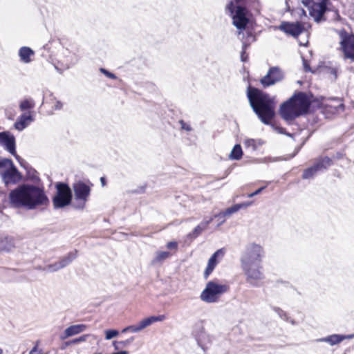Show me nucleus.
Listing matches in <instances>:
<instances>
[{
	"label": "nucleus",
	"instance_id": "393cba45",
	"mask_svg": "<svg viewBox=\"0 0 354 354\" xmlns=\"http://www.w3.org/2000/svg\"><path fill=\"white\" fill-rule=\"evenodd\" d=\"M77 257V250H74L69 252L66 256L62 257L59 261V264L62 269L69 266Z\"/></svg>",
	"mask_w": 354,
	"mask_h": 354
},
{
	"label": "nucleus",
	"instance_id": "473e14b6",
	"mask_svg": "<svg viewBox=\"0 0 354 354\" xmlns=\"http://www.w3.org/2000/svg\"><path fill=\"white\" fill-rule=\"evenodd\" d=\"M12 164L14 163L10 158H0V176L4 172V171H6V169H7V168H9Z\"/></svg>",
	"mask_w": 354,
	"mask_h": 354
},
{
	"label": "nucleus",
	"instance_id": "5701e85b",
	"mask_svg": "<svg viewBox=\"0 0 354 354\" xmlns=\"http://www.w3.org/2000/svg\"><path fill=\"white\" fill-rule=\"evenodd\" d=\"M25 169L26 171V178L31 181L33 183L32 185H39L41 179L39 176L38 172L30 165H27V167H25Z\"/></svg>",
	"mask_w": 354,
	"mask_h": 354
},
{
	"label": "nucleus",
	"instance_id": "4c0bfd02",
	"mask_svg": "<svg viewBox=\"0 0 354 354\" xmlns=\"http://www.w3.org/2000/svg\"><path fill=\"white\" fill-rule=\"evenodd\" d=\"M91 335L87 334V335H83L79 337L71 339V342L73 343V344H79L82 342H85L87 340V339L90 337H91Z\"/></svg>",
	"mask_w": 354,
	"mask_h": 354
},
{
	"label": "nucleus",
	"instance_id": "ddd939ff",
	"mask_svg": "<svg viewBox=\"0 0 354 354\" xmlns=\"http://www.w3.org/2000/svg\"><path fill=\"white\" fill-rule=\"evenodd\" d=\"M5 185H14L22 180V175L14 164L6 169L1 175Z\"/></svg>",
	"mask_w": 354,
	"mask_h": 354
},
{
	"label": "nucleus",
	"instance_id": "f257e3e1",
	"mask_svg": "<svg viewBox=\"0 0 354 354\" xmlns=\"http://www.w3.org/2000/svg\"><path fill=\"white\" fill-rule=\"evenodd\" d=\"M265 257L263 248L254 242L250 243L241 254V267L245 276V281L252 287H260L265 278L262 261Z\"/></svg>",
	"mask_w": 354,
	"mask_h": 354
},
{
	"label": "nucleus",
	"instance_id": "6e6552de",
	"mask_svg": "<svg viewBox=\"0 0 354 354\" xmlns=\"http://www.w3.org/2000/svg\"><path fill=\"white\" fill-rule=\"evenodd\" d=\"M73 189L75 199L78 201L77 205H73L74 208L83 209L90 196L91 187L83 181L78 180L73 184Z\"/></svg>",
	"mask_w": 354,
	"mask_h": 354
},
{
	"label": "nucleus",
	"instance_id": "052dcab7",
	"mask_svg": "<svg viewBox=\"0 0 354 354\" xmlns=\"http://www.w3.org/2000/svg\"><path fill=\"white\" fill-rule=\"evenodd\" d=\"M254 142H255V141H254V140H253V139H250V140H248L246 141V143H247L248 145H254Z\"/></svg>",
	"mask_w": 354,
	"mask_h": 354
},
{
	"label": "nucleus",
	"instance_id": "72a5a7b5",
	"mask_svg": "<svg viewBox=\"0 0 354 354\" xmlns=\"http://www.w3.org/2000/svg\"><path fill=\"white\" fill-rule=\"evenodd\" d=\"M322 71L327 74L333 76L332 80L335 81L337 78V69L334 67L324 66Z\"/></svg>",
	"mask_w": 354,
	"mask_h": 354
},
{
	"label": "nucleus",
	"instance_id": "c03bdc74",
	"mask_svg": "<svg viewBox=\"0 0 354 354\" xmlns=\"http://www.w3.org/2000/svg\"><path fill=\"white\" fill-rule=\"evenodd\" d=\"M179 124H180L181 129L185 130L186 131H191L192 130L190 124L186 123L184 120H179Z\"/></svg>",
	"mask_w": 354,
	"mask_h": 354
},
{
	"label": "nucleus",
	"instance_id": "a18cd8bd",
	"mask_svg": "<svg viewBox=\"0 0 354 354\" xmlns=\"http://www.w3.org/2000/svg\"><path fill=\"white\" fill-rule=\"evenodd\" d=\"M265 188H266V186H263V187H261L259 188L255 192L249 194L248 195V198H252V197H254V196H257V195L259 194Z\"/></svg>",
	"mask_w": 354,
	"mask_h": 354
},
{
	"label": "nucleus",
	"instance_id": "5fc2aeb1",
	"mask_svg": "<svg viewBox=\"0 0 354 354\" xmlns=\"http://www.w3.org/2000/svg\"><path fill=\"white\" fill-rule=\"evenodd\" d=\"M143 192H144V188H140V189L132 190L131 193L140 194V193H142Z\"/></svg>",
	"mask_w": 354,
	"mask_h": 354
},
{
	"label": "nucleus",
	"instance_id": "e2e57ef3",
	"mask_svg": "<svg viewBox=\"0 0 354 354\" xmlns=\"http://www.w3.org/2000/svg\"><path fill=\"white\" fill-rule=\"evenodd\" d=\"M128 328H129V326L125 327L124 328H123V329L122 330V333H124L129 332V329H128Z\"/></svg>",
	"mask_w": 354,
	"mask_h": 354
},
{
	"label": "nucleus",
	"instance_id": "7c9ffc66",
	"mask_svg": "<svg viewBox=\"0 0 354 354\" xmlns=\"http://www.w3.org/2000/svg\"><path fill=\"white\" fill-rule=\"evenodd\" d=\"M134 340V337H131L124 341H114L113 345L115 350H120L124 347H127Z\"/></svg>",
	"mask_w": 354,
	"mask_h": 354
},
{
	"label": "nucleus",
	"instance_id": "c85d7f7f",
	"mask_svg": "<svg viewBox=\"0 0 354 354\" xmlns=\"http://www.w3.org/2000/svg\"><path fill=\"white\" fill-rule=\"evenodd\" d=\"M318 170L313 165V166L306 169L302 174L303 179H310L314 178V176L318 173Z\"/></svg>",
	"mask_w": 354,
	"mask_h": 354
},
{
	"label": "nucleus",
	"instance_id": "aec40b11",
	"mask_svg": "<svg viewBox=\"0 0 354 354\" xmlns=\"http://www.w3.org/2000/svg\"><path fill=\"white\" fill-rule=\"evenodd\" d=\"M20 61L24 64H29L31 62V57L35 55L34 50L28 46L21 47L18 53Z\"/></svg>",
	"mask_w": 354,
	"mask_h": 354
},
{
	"label": "nucleus",
	"instance_id": "cd10ccee",
	"mask_svg": "<svg viewBox=\"0 0 354 354\" xmlns=\"http://www.w3.org/2000/svg\"><path fill=\"white\" fill-rule=\"evenodd\" d=\"M243 151L241 146L239 144H236L234 146L230 154V159L239 160L242 158Z\"/></svg>",
	"mask_w": 354,
	"mask_h": 354
},
{
	"label": "nucleus",
	"instance_id": "49530a36",
	"mask_svg": "<svg viewBox=\"0 0 354 354\" xmlns=\"http://www.w3.org/2000/svg\"><path fill=\"white\" fill-rule=\"evenodd\" d=\"M178 247V243L176 241H170L167 244V248L169 250H175Z\"/></svg>",
	"mask_w": 354,
	"mask_h": 354
},
{
	"label": "nucleus",
	"instance_id": "69168bd1",
	"mask_svg": "<svg viewBox=\"0 0 354 354\" xmlns=\"http://www.w3.org/2000/svg\"><path fill=\"white\" fill-rule=\"evenodd\" d=\"M284 135H286L288 137H290V138H292L293 137V134L292 133H288L286 131V133H283Z\"/></svg>",
	"mask_w": 354,
	"mask_h": 354
},
{
	"label": "nucleus",
	"instance_id": "e433bc0d",
	"mask_svg": "<svg viewBox=\"0 0 354 354\" xmlns=\"http://www.w3.org/2000/svg\"><path fill=\"white\" fill-rule=\"evenodd\" d=\"M118 330L115 329H109L105 331V338L106 339L109 340L118 336Z\"/></svg>",
	"mask_w": 354,
	"mask_h": 354
},
{
	"label": "nucleus",
	"instance_id": "f8f14e48",
	"mask_svg": "<svg viewBox=\"0 0 354 354\" xmlns=\"http://www.w3.org/2000/svg\"><path fill=\"white\" fill-rule=\"evenodd\" d=\"M0 145H2L15 158H19L16 153L15 138L10 132L7 131L0 132Z\"/></svg>",
	"mask_w": 354,
	"mask_h": 354
},
{
	"label": "nucleus",
	"instance_id": "09e8293b",
	"mask_svg": "<svg viewBox=\"0 0 354 354\" xmlns=\"http://www.w3.org/2000/svg\"><path fill=\"white\" fill-rule=\"evenodd\" d=\"M303 65H304V71L306 72L311 71V68H310L309 64L308 63V61L306 59H305L304 58H303Z\"/></svg>",
	"mask_w": 354,
	"mask_h": 354
},
{
	"label": "nucleus",
	"instance_id": "de8ad7c7",
	"mask_svg": "<svg viewBox=\"0 0 354 354\" xmlns=\"http://www.w3.org/2000/svg\"><path fill=\"white\" fill-rule=\"evenodd\" d=\"M213 217L209 218V219H205L201 223V225L205 230V227L212 221Z\"/></svg>",
	"mask_w": 354,
	"mask_h": 354
},
{
	"label": "nucleus",
	"instance_id": "f3484780",
	"mask_svg": "<svg viewBox=\"0 0 354 354\" xmlns=\"http://www.w3.org/2000/svg\"><path fill=\"white\" fill-rule=\"evenodd\" d=\"M354 337V334L351 335H339L333 334L325 337L317 339V342H327L331 346L336 345L344 339H350Z\"/></svg>",
	"mask_w": 354,
	"mask_h": 354
},
{
	"label": "nucleus",
	"instance_id": "dca6fc26",
	"mask_svg": "<svg viewBox=\"0 0 354 354\" xmlns=\"http://www.w3.org/2000/svg\"><path fill=\"white\" fill-rule=\"evenodd\" d=\"M225 254L224 250L223 248L217 250L215 252L212 254L210 258L208 260L207 266L204 271V278L207 279L209 274L213 272L215 267L218 263V259L219 257L222 258Z\"/></svg>",
	"mask_w": 354,
	"mask_h": 354
},
{
	"label": "nucleus",
	"instance_id": "2eb2a0df",
	"mask_svg": "<svg viewBox=\"0 0 354 354\" xmlns=\"http://www.w3.org/2000/svg\"><path fill=\"white\" fill-rule=\"evenodd\" d=\"M328 3L327 0H320L319 3H315L314 8L310 10V16L317 23L326 21L324 15L328 10Z\"/></svg>",
	"mask_w": 354,
	"mask_h": 354
},
{
	"label": "nucleus",
	"instance_id": "412c9836",
	"mask_svg": "<svg viewBox=\"0 0 354 354\" xmlns=\"http://www.w3.org/2000/svg\"><path fill=\"white\" fill-rule=\"evenodd\" d=\"M15 246V239L12 236L0 237V252H10Z\"/></svg>",
	"mask_w": 354,
	"mask_h": 354
},
{
	"label": "nucleus",
	"instance_id": "3c124183",
	"mask_svg": "<svg viewBox=\"0 0 354 354\" xmlns=\"http://www.w3.org/2000/svg\"><path fill=\"white\" fill-rule=\"evenodd\" d=\"M63 108V103L60 101H56L55 105L53 106V109L55 110H61Z\"/></svg>",
	"mask_w": 354,
	"mask_h": 354
},
{
	"label": "nucleus",
	"instance_id": "7ed1b4c3",
	"mask_svg": "<svg viewBox=\"0 0 354 354\" xmlns=\"http://www.w3.org/2000/svg\"><path fill=\"white\" fill-rule=\"evenodd\" d=\"M246 95L251 109L259 120L264 124H270L275 117L274 97L251 85L247 88Z\"/></svg>",
	"mask_w": 354,
	"mask_h": 354
},
{
	"label": "nucleus",
	"instance_id": "338daca9",
	"mask_svg": "<svg viewBox=\"0 0 354 354\" xmlns=\"http://www.w3.org/2000/svg\"><path fill=\"white\" fill-rule=\"evenodd\" d=\"M218 218V220L219 221V223L223 220V217H215V215L213 216V218Z\"/></svg>",
	"mask_w": 354,
	"mask_h": 354
},
{
	"label": "nucleus",
	"instance_id": "20e7f679",
	"mask_svg": "<svg viewBox=\"0 0 354 354\" xmlns=\"http://www.w3.org/2000/svg\"><path fill=\"white\" fill-rule=\"evenodd\" d=\"M225 12L232 18L234 26L241 31L244 30L250 22L251 13L248 8L228 2Z\"/></svg>",
	"mask_w": 354,
	"mask_h": 354
},
{
	"label": "nucleus",
	"instance_id": "4d7b16f0",
	"mask_svg": "<svg viewBox=\"0 0 354 354\" xmlns=\"http://www.w3.org/2000/svg\"><path fill=\"white\" fill-rule=\"evenodd\" d=\"M299 15L306 17V12L303 8H299Z\"/></svg>",
	"mask_w": 354,
	"mask_h": 354
},
{
	"label": "nucleus",
	"instance_id": "774afa93",
	"mask_svg": "<svg viewBox=\"0 0 354 354\" xmlns=\"http://www.w3.org/2000/svg\"><path fill=\"white\" fill-rule=\"evenodd\" d=\"M3 349L0 348V354H3Z\"/></svg>",
	"mask_w": 354,
	"mask_h": 354
},
{
	"label": "nucleus",
	"instance_id": "13d9d810",
	"mask_svg": "<svg viewBox=\"0 0 354 354\" xmlns=\"http://www.w3.org/2000/svg\"><path fill=\"white\" fill-rule=\"evenodd\" d=\"M249 46V44H248L246 42H243L242 44V50L246 51V49Z\"/></svg>",
	"mask_w": 354,
	"mask_h": 354
},
{
	"label": "nucleus",
	"instance_id": "a19ab883",
	"mask_svg": "<svg viewBox=\"0 0 354 354\" xmlns=\"http://www.w3.org/2000/svg\"><path fill=\"white\" fill-rule=\"evenodd\" d=\"M100 71L102 74H104L106 77H107L110 79L116 80L118 78L117 76L114 73L110 72L109 71L106 70L104 68H100Z\"/></svg>",
	"mask_w": 354,
	"mask_h": 354
},
{
	"label": "nucleus",
	"instance_id": "603ef678",
	"mask_svg": "<svg viewBox=\"0 0 354 354\" xmlns=\"http://www.w3.org/2000/svg\"><path fill=\"white\" fill-rule=\"evenodd\" d=\"M18 162H19L20 165L25 169L27 165H29L26 160L21 158L20 157L19 158H16Z\"/></svg>",
	"mask_w": 354,
	"mask_h": 354
},
{
	"label": "nucleus",
	"instance_id": "0eeeda50",
	"mask_svg": "<svg viewBox=\"0 0 354 354\" xmlns=\"http://www.w3.org/2000/svg\"><path fill=\"white\" fill-rule=\"evenodd\" d=\"M338 35L340 38V48L344 59L354 61V34L348 33L343 28L338 32Z\"/></svg>",
	"mask_w": 354,
	"mask_h": 354
},
{
	"label": "nucleus",
	"instance_id": "6e6d98bb",
	"mask_svg": "<svg viewBox=\"0 0 354 354\" xmlns=\"http://www.w3.org/2000/svg\"><path fill=\"white\" fill-rule=\"evenodd\" d=\"M37 352V345H35L30 351L29 354H36Z\"/></svg>",
	"mask_w": 354,
	"mask_h": 354
},
{
	"label": "nucleus",
	"instance_id": "f03ea898",
	"mask_svg": "<svg viewBox=\"0 0 354 354\" xmlns=\"http://www.w3.org/2000/svg\"><path fill=\"white\" fill-rule=\"evenodd\" d=\"M9 203L14 208H24L33 210L38 207L48 205L49 198L44 187L22 183L12 189L8 195Z\"/></svg>",
	"mask_w": 354,
	"mask_h": 354
},
{
	"label": "nucleus",
	"instance_id": "58836bf2",
	"mask_svg": "<svg viewBox=\"0 0 354 354\" xmlns=\"http://www.w3.org/2000/svg\"><path fill=\"white\" fill-rule=\"evenodd\" d=\"M203 230H204V229L203 228V227L201 225V224H199L198 225H197L192 231V233H190L189 234V236H192L194 238H196L197 237L199 234H201V233L203 232Z\"/></svg>",
	"mask_w": 354,
	"mask_h": 354
},
{
	"label": "nucleus",
	"instance_id": "1a4fd4ad",
	"mask_svg": "<svg viewBox=\"0 0 354 354\" xmlns=\"http://www.w3.org/2000/svg\"><path fill=\"white\" fill-rule=\"evenodd\" d=\"M279 113L281 118L287 122L292 121L302 115L291 97L281 104Z\"/></svg>",
	"mask_w": 354,
	"mask_h": 354
},
{
	"label": "nucleus",
	"instance_id": "680f3d73",
	"mask_svg": "<svg viewBox=\"0 0 354 354\" xmlns=\"http://www.w3.org/2000/svg\"><path fill=\"white\" fill-rule=\"evenodd\" d=\"M288 322H290L292 325H297V323L294 319H291L289 318V320Z\"/></svg>",
	"mask_w": 354,
	"mask_h": 354
},
{
	"label": "nucleus",
	"instance_id": "423d86ee",
	"mask_svg": "<svg viewBox=\"0 0 354 354\" xmlns=\"http://www.w3.org/2000/svg\"><path fill=\"white\" fill-rule=\"evenodd\" d=\"M229 290L226 284L218 283L216 281H209L206 283L205 289L202 291L200 298L207 304L218 301L220 297Z\"/></svg>",
	"mask_w": 354,
	"mask_h": 354
},
{
	"label": "nucleus",
	"instance_id": "864d4df0",
	"mask_svg": "<svg viewBox=\"0 0 354 354\" xmlns=\"http://www.w3.org/2000/svg\"><path fill=\"white\" fill-rule=\"evenodd\" d=\"M251 204H252V202H246V203H238V204H236V205H239L240 209H241V208L248 207Z\"/></svg>",
	"mask_w": 354,
	"mask_h": 354
},
{
	"label": "nucleus",
	"instance_id": "bb28decb",
	"mask_svg": "<svg viewBox=\"0 0 354 354\" xmlns=\"http://www.w3.org/2000/svg\"><path fill=\"white\" fill-rule=\"evenodd\" d=\"M240 209L239 205H236V204L232 205L230 207L227 208L225 210L219 212L217 214H215V217H223V220L218 223V225H222L225 221V217L230 216L234 213L237 212Z\"/></svg>",
	"mask_w": 354,
	"mask_h": 354
},
{
	"label": "nucleus",
	"instance_id": "ea45409f",
	"mask_svg": "<svg viewBox=\"0 0 354 354\" xmlns=\"http://www.w3.org/2000/svg\"><path fill=\"white\" fill-rule=\"evenodd\" d=\"M61 269H62V268L60 267V265L59 264V261H57L54 263L49 264L47 266V270L52 272H57Z\"/></svg>",
	"mask_w": 354,
	"mask_h": 354
},
{
	"label": "nucleus",
	"instance_id": "39448f33",
	"mask_svg": "<svg viewBox=\"0 0 354 354\" xmlns=\"http://www.w3.org/2000/svg\"><path fill=\"white\" fill-rule=\"evenodd\" d=\"M56 192L52 198V203L55 209H62L72 203L73 192L70 186L64 182L55 184Z\"/></svg>",
	"mask_w": 354,
	"mask_h": 354
},
{
	"label": "nucleus",
	"instance_id": "8fccbe9b",
	"mask_svg": "<svg viewBox=\"0 0 354 354\" xmlns=\"http://www.w3.org/2000/svg\"><path fill=\"white\" fill-rule=\"evenodd\" d=\"M248 59V55L246 53V51L241 50V60L243 62H246Z\"/></svg>",
	"mask_w": 354,
	"mask_h": 354
},
{
	"label": "nucleus",
	"instance_id": "c756f323",
	"mask_svg": "<svg viewBox=\"0 0 354 354\" xmlns=\"http://www.w3.org/2000/svg\"><path fill=\"white\" fill-rule=\"evenodd\" d=\"M147 326V322L145 321V319H144L137 324L129 326L128 329H129V331L131 333H138Z\"/></svg>",
	"mask_w": 354,
	"mask_h": 354
},
{
	"label": "nucleus",
	"instance_id": "bf43d9fd",
	"mask_svg": "<svg viewBox=\"0 0 354 354\" xmlns=\"http://www.w3.org/2000/svg\"><path fill=\"white\" fill-rule=\"evenodd\" d=\"M100 182L102 183V185L104 186L106 185V178L104 177H101L100 178Z\"/></svg>",
	"mask_w": 354,
	"mask_h": 354
},
{
	"label": "nucleus",
	"instance_id": "c9c22d12",
	"mask_svg": "<svg viewBox=\"0 0 354 354\" xmlns=\"http://www.w3.org/2000/svg\"><path fill=\"white\" fill-rule=\"evenodd\" d=\"M272 308L279 315V317L281 319H282L286 322H288L289 320V317H288V314L286 313V312L283 310L281 308H280L279 307H277V306H273Z\"/></svg>",
	"mask_w": 354,
	"mask_h": 354
},
{
	"label": "nucleus",
	"instance_id": "0e129e2a",
	"mask_svg": "<svg viewBox=\"0 0 354 354\" xmlns=\"http://www.w3.org/2000/svg\"><path fill=\"white\" fill-rule=\"evenodd\" d=\"M71 344H73V343L71 342V340L65 342V346H70Z\"/></svg>",
	"mask_w": 354,
	"mask_h": 354
},
{
	"label": "nucleus",
	"instance_id": "9d476101",
	"mask_svg": "<svg viewBox=\"0 0 354 354\" xmlns=\"http://www.w3.org/2000/svg\"><path fill=\"white\" fill-rule=\"evenodd\" d=\"M283 78V71L278 66H272L267 74L260 80V83L263 88H267L282 81Z\"/></svg>",
	"mask_w": 354,
	"mask_h": 354
},
{
	"label": "nucleus",
	"instance_id": "a211bd4d",
	"mask_svg": "<svg viewBox=\"0 0 354 354\" xmlns=\"http://www.w3.org/2000/svg\"><path fill=\"white\" fill-rule=\"evenodd\" d=\"M33 117L30 112L21 114L14 124V127L18 131H22L26 128L28 123L33 121Z\"/></svg>",
	"mask_w": 354,
	"mask_h": 354
},
{
	"label": "nucleus",
	"instance_id": "37998d69",
	"mask_svg": "<svg viewBox=\"0 0 354 354\" xmlns=\"http://www.w3.org/2000/svg\"><path fill=\"white\" fill-rule=\"evenodd\" d=\"M269 125H270L272 128L274 129L276 131H277L279 133H286V129L279 127L277 123H272V121H270V124Z\"/></svg>",
	"mask_w": 354,
	"mask_h": 354
},
{
	"label": "nucleus",
	"instance_id": "4be33fe9",
	"mask_svg": "<svg viewBox=\"0 0 354 354\" xmlns=\"http://www.w3.org/2000/svg\"><path fill=\"white\" fill-rule=\"evenodd\" d=\"M333 165V160L328 156L320 157L314 163L318 171H324Z\"/></svg>",
	"mask_w": 354,
	"mask_h": 354
},
{
	"label": "nucleus",
	"instance_id": "4468645a",
	"mask_svg": "<svg viewBox=\"0 0 354 354\" xmlns=\"http://www.w3.org/2000/svg\"><path fill=\"white\" fill-rule=\"evenodd\" d=\"M279 29L288 35L296 37L304 31L305 28L304 24L299 21L295 23L283 21L279 26Z\"/></svg>",
	"mask_w": 354,
	"mask_h": 354
},
{
	"label": "nucleus",
	"instance_id": "9b49d317",
	"mask_svg": "<svg viewBox=\"0 0 354 354\" xmlns=\"http://www.w3.org/2000/svg\"><path fill=\"white\" fill-rule=\"evenodd\" d=\"M291 97L293 98V101L302 115L309 113L313 102V95L312 94L308 95L299 91L295 93Z\"/></svg>",
	"mask_w": 354,
	"mask_h": 354
},
{
	"label": "nucleus",
	"instance_id": "6ab92c4d",
	"mask_svg": "<svg viewBox=\"0 0 354 354\" xmlns=\"http://www.w3.org/2000/svg\"><path fill=\"white\" fill-rule=\"evenodd\" d=\"M86 326L85 324H75L72 325L65 329L64 335L61 337L62 339H66L73 335L79 334L86 330Z\"/></svg>",
	"mask_w": 354,
	"mask_h": 354
},
{
	"label": "nucleus",
	"instance_id": "a878e982",
	"mask_svg": "<svg viewBox=\"0 0 354 354\" xmlns=\"http://www.w3.org/2000/svg\"><path fill=\"white\" fill-rule=\"evenodd\" d=\"M171 257V253L167 251H158L156 256L151 261V265L153 266H160L163 261Z\"/></svg>",
	"mask_w": 354,
	"mask_h": 354
},
{
	"label": "nucleus",
	"instance_id": "79ce46f5",
	"mask_svg": "<svg viewBox=\"0 0 354 354\" xmlns=\"http://www.w3.org/2000/svg\"><path fill=\"white\" fill-rule=\"evenodd\" d=\"M301 3L308 9L309 15H310V10L314 8L315 2H314L313 0H301Z\"/></svg>",
	"mask_w": 354,
	"mask_h": 354
},
{
	"label": "nucleus",
	"instance_id": "b1692460",
	"mask_svg": "<svg viewBox=\"0 0 354 354\" xmlns=\"http://www.w3.org/2000/svg\"><path fill=\"white\" fill-rule=\"evenodd\" d=\"M192 335L195 337L198 345L201 347L202 349L205 350L204 339L206 337V334L204 331L203 326L201 325L198 326L197 328L192 332Z\"/></svg>",
	"mask_w": 354,
	"mask_h": 354
},
{
	"label": "nucleus",
	"instance_id": "f704fd0d",
	"mask_svg": "<svg viewBox=\"0 0 354 354\" xmlns=\"http://www.w3.org/2000/svg\"><path fill=\"white\" fill-rule=\"evenodd\" d=\"M164 319H165V315H160L158 316H150L145 318V321L147 322V324L148 326L156 322H162Z\"/></svg>",
	"mask_w": 354,
	"mask_h": 354
},
{
	"label": "nucleus",
	"instance_id": "2f4dec72",
	"mask_svg": "<svg viewBox=\"0 0 354 354\" xmlns=\"http://www.w3.org/2000/svg\"><path fill=\"white\" fill-rule=\"evenodd\" d=\"M35 102L32 99H26L19 104V109L21 111L33 109L35 107Z\"/></svg>",
	"mask_w": 354,
	"mask_h": 354
}]
</instances>
